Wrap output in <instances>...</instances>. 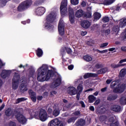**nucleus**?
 Returning <instances> with one entry per match:
<instances>
[{"mask_svg":"<svg viewBox=\"0 0 126 126\" xmlns=\"http://www.w3.org/2000/svg\"><path fill=\"white\" fill-rule=\"evenodd\" d=\"M75 116H79L80 115V112L79 111H76L74 113Z\"/></svg>","mask_w":126,"mask_h":126,"instance_id":"nucleus-57","label":"nucleus"},{"mask_svg":"<svg viewBox=\"0 0 126 126\" xmlns=\"http://www.w3.org/2000/svg\"><path fill=\"white\" fill-rule=\"evenodd\" d=\"M10 0H0V7H2L5 6L7 1H9Z\"/></svg>","mask_w":126,"mask_h":126,"instance_id":"nucleus-30","label":"nucleus"},{"mask_svg":"<svg viewBox=\"0 0 126 126\" xmlns=\"http://www.w3.org/2000/svg\"><path fill=\"white\" fill-rule=\"evenodd\" d=\"M15 117L18 122L21 123V124L24 125V124H26V123H27V119H26V118H25V117L21 113L17 112L15 114Z\"/></svg>","mask_w":126,"mask_h":126,"instance_id":"nucleus-7","label":"nucleus"},{"mask_svg":"<svg viewBox=\"0 0 126 126\" xmlns=\"http://www.w3.org/2000/svg\"><path fill=\"white\" fill-rule=\"evenodd\" d=\"M64 50L66 51L67 54H71V49H70L69 47L67 46L65 47L64 48L61 50V52L63 53V52H64Z\"/></svg>","mask_w":126,"mask_h":126,"instance_id":"nucleus-27","label":"nucleus"},{"mask_svg":"<svg viewBox=\"0 0 126 126\" xmlns=\"http://www.w3.org/2000/svg\"><path fill=\"white\" fill-rule=\"evenodd\" d=\"M126 59H123L120 61V63H126Z\"/></svg>","mask_w":126,"mask_h":126,"instance_id":"nucleus-63","label":"nucleus"},{"mask_svg":"<svg viewBox=\"0 0 126 126\" xmlns=\"http://www.w3.org/2000/svg\"><path fill=\"white\" fill-rule=\"evenodd\" d=\"M37 80L38 81L43 82L48 81L52 77L53 82L51 85V88H56L61 85L62 82V76L61 75L56 73L54 75L53 70L49 69L47 65L43 64L37 69Z\"/></svg>","mask_w":126,"mask_h":126,"instance_id":"nucleus-1","label":"nucleus"},{"mask_svg":"<svg viewBox=\"0 0 126 126\" xmlns=\"http://www.w3.org/2000/svg\"><path fill=\"white\" fill-rule=\"evenodd\" d=\"M80 103L81 104V106L83 108H85V104H84V102L81 101H80Z\"/></svg>","mask_w":126,"mask_h":126,"instance_id":"nucleus-51","label":"nucleus"},{"mask_svg":"<svg viewBox=\"0 0 126 126\" xmlns=\"http://www.w3.org/2000/svg\"><path fill=\"white\" fill-rule=\"evenodd\" d=\"M118 83H117V82L113 81L111 84V87L112 88V89H114L115 88V86H116V85H117Z\"/></svg>","mask_w":126,"mask_h":126,"instance_id":"nucleus-43","label":"nucleus"},{"mask_svg":"<svg viewBox=\"0 0 126 126\" xmlns=\"http://www.w3.org/2000/svg\"><path fill=\"white\" fill-rule=\"evenodd\" d=\"M115 99H117V96L112 95H109L107 98L108 101H112V100H115Z\"/></svg>","mask_w":126,"mask_h":126,"instance_id":"nucleus-36","label":"nucleus"},{"mask_svg":"<svg viewBox=\"0 0 126 126\" xmlns=\"http://www.w3.org/2000/svg\"><path fill=\"white\" fill-rule=\"evenodd\" d=\"M36 55L37 57H42V56H43V51L40 48L37 49V50L36 51Z\"/></svg>","mask_w":126,"mask_h":126,"instance_id":"nucleus-33","label":"nucleus"},{"mask_svg":"<svg viewBox=\"0 0 126 126\" xmlns=\"http://www.w3.org/2000/svg\"><path fill=\"white\" fill-rule=\"evenodd\" d=\"M4 107H5V105H4V104H2L1 105V106L0 107V111H2V109L4 108Z\"/></svg>","mask_w":126,"mask_h":126,"instance_id":"nucleus-55","label":"nucleus"},{"mask_svg":"<svg viewBox=\"0 0 126 126\" xmlns=\"http://www.w3.org/2000/svg\"><path fill=\"white\" fill-rule=\"evenodd\" d=\"M106 119H107V117L105 116H104L100 117L99 120L101 122H104V121H106Z\"/></svg>","mask_w":126,"mask_h":126,"instance_id":"nucleus-44","label":"nucleus"},{"mask_svg":"<svg viewBox=\"0 0 126 126\" xmlns=\"http://www.w3.org/2000/svg\"><path fill=\"white\" fill-rule=\"evenodd\" d=\"M85 125V120L83 119H80L76 123V126H84Z\"/></svg>","mask_w":126,"mask_h":126,"instance_id":"nucleus-23","label":"nucleus"},{"mask_svg":"<svg viewBox=\"0 0 126 126\" xmlns=\"http://www.w3.org/2000/svg\"><path fill=\"white\" fill-rule=\"evenodd\" d=\"M57 12L56 10H52L46 17V22L44 24V28L49 31L54 30V26L51 23H53L57 17Z\"/></svg>","mask_w":126,"mask_h":126,"instance_id":"nucleus-4","label":"nucleus"},{"mask_svg":"<svg viewBox=\"0 0 126 126\" xmlns=\"http://www.w3.org/2000/svg\"><path fill=\"white\" fill-rule=\"evenodd\" d=\"M115 50H116V48H114V47L109 49V52H114V51H115Z\"/></svg>","mask_w":126,"mask_h":126,"instance_id":"nucleus-61","label":"nucleus"},{"mask_svg":"<svg viewBox=\"0 0 126 126\" xmlns=\"http://www.w3.org/2000/svg\"><path fill=\"white\" fill-rule=\"evenodd\" d=\"M22 101H25V98L23 97L18 98L16 100V103L18 104V103H20V102H22Z\"/></svg>","mask_w":126,"mask_h":126,"instance_id":"nucleus-42","label":"nucleus"},{"mask_svg":"<svg viewBox=\"0 0 126 126\" xmlns=\"http://www.w3.org/2000/svg\"><path fill=\"white\" fill-rule=\"evenodd\" d=\"M30 117H29L28 119L31 120L32 118H35L37 120H40L41 122H45L48 120V114L46 110L43 109H41L40 111H37L31 109L29 111Z\"/></svg>","mask_w":126,"mask_h":126,"instance_id":"nucleus-3","label":"nucleus"},{"mask_svg":"<svg viewBox=\"0 0 126 126\" xmlns=\"http://www.w3.org/2000/svg\"><path fill=\"white\" fill-rule=\"evenodd\" d=\"M78 0H71V3L73 5H76L78 3H79Z\"/></svg>","mask_w":126,"mask_h":126,"instance_id":"nucleus-38","label":"nucleus"},{"mask_svg":"<svg viewBox=\"0 0 126 126\" xmlns=\"http://www.w3.org/2000/svg\"><path fill=\"white\" fill-rule=\"evenodd\" d=\"M112 67H113V68H117V67H119V66H120V65L119 64H112L111 65Z\"/></svg>","mask_w":126,"mask_h":126,"instance_id":"nucleus-48","label":"nucleus"},{"mask_svg":"<svg viewBox=\"0 0 126 126\" xmlns=\"http://www.w3.org/2000/svg\"><path fill=\"white\" fill-rule=\"evenodd\" d=\"M108 71V68H103L101 69L100 70H98V73H105Z\"/></svg>","mask_w":126,"mask_h":126,"instance_id":"nucleus-35","label":"nucleus"},{"mask_svg":"<svg viewBox=\"0 0 126 126\" xmlns=\"http://www.w3.org/2000/svg\"><path fill=\"white\" fill-rule=\"evenodd\" d=\"M68 11L69 21L72 24H73V23H74V14L73 13V9L72 8L69 7Z\"/></svg>","mask_w":126,"mask_h":126,"instance_id":"nucleus-13","label":"nucleus"},{"mask_svg":"<svg viewBox=\"0 0 126 126\" xmlns=\"http://www.w3.org/2000/svg\"><path fill=\"white\" fill-rule=\"evenodd\" d=\"M76 117H72L71 118H69L67 122L68 124H70V123H74V122L75 121V120H76Z\"/></svg>","mask_w":126,"mask_h":126,"instance_id":"nucleus-37","label":"nucleus"},{"mask_svg":"<svg viewBox=\"0 0 126 126\" xmlns=\"http://www.w3.org/2000/svg\"><path fill=\"white\" fill-rule=\"evenodd\" d=\"M97 52H98V53H99V54H106V53H108V50L105 49L102 51L97 50Z\"/></svg>","mask_w":126,"mask_h":126,"instance_id":"nucleus-40","label":"nucleus"},{"mask_svg":"<svg viewBox=\"0 0 126 126\" xmlns=\"http://www.w3.org/2000/svg\"><path fill=\"white\" fill-rule=\"evenodd\" d=\"M63 122L58 119H55L50 121L48 124V126H64Z\"/></svg>","mask_w":126,"mask_h":126,"instance_id":"nucleus-9","label":"nucleus"},{"mask_svg":"<svg viewBox=\"0 0 126 126\" xmlns=\"http://www.w3.org/2000/svg\"><path fill=\"white\" fill-rule=\"evenodd\" d=\"M26 23H30V20H28L27 21V22H26V21H22V24H24V25H25V24H26Z\"/></svg>","mask_w":126,"mask_h":126,"instance_id":"nucleus-50","label":"nucleus"},{"mask_svg":"<svg viewBox=\"0 0 126 126\" xmlns=\"http://www.w3.org/2000/svg\"><path fill=\"white\" fill-rule=\"evenodd\" d=\"M77 89L78 93H81L83 91V86L82 84L79 85L77 87Z\"/></svg>","mask_w":126,"mask_h":126,"instance_id":"nucleus-34","label":"nucleus"},{"mask_svg":"<svg viewBox=\"0 0 126 126\" xmlns=\"http://www.w3.org/2000/svg\"><path fill=\"white\" fill-rule=\"evenodd\" d=\"M8 126H16V124L14 122H10L8 124Z\"/></svg>","mask_w":126,"mask_h":126,"instance_id":"nucleus-47","label":"nucleus"},{"mask_svg":"<svg viewBox=\"0 0 126 126\" xmlns=\"http://www.w3.org/2000/svg\"><path fill=\"white\" fill-rule=\"evenodd\" d=\"M81 25L83 27V28L87 29V28H89V27H90L91 24L88 21H84L82 22Z\"/></svg>","mask_w":126,"mask_h":126,"instance_id":"nucleus-17","label":"nucleus"},{"mask_svg":"<svg viewBox=\"0 0 126 126\" xmlns=\"http://www.w3.org/2000/svg\"><path fill=\"white\" fill-rule=\"evenodd\" d=\"M67 0L62 1L60 6V10L62 16L66 15L67 14Z\"/></svg>","mask_w":126,"mask_h":126,"instance_id":"nucleus-6","label":"nucleus"},{"mask_svg":"<svg viewBox=\"0 0 126 126\" xmlns=\"http://www.w3.org/2000/svg\"><path fill=\"white\" fill-rule=\"evenodd\" d=\"M120 27H122V28H123V27H125V26H126V19H122L120 21Z\"/></svg>","mask_w":126,"mask_h":126,"instance_id":"nucleus-26","label":"nucleus"},{"mask_svg":"<svg viewBox=\"0 0 126 126\" xmlns=\"http://www.w3.org/2000/svg\"><path fill=\"white\" fill-rule=\"evenodd\" d=\"M29 93L31 96V98L33 102L36 101V94L32 90H30Z\"/></svg>","mask_w":126,"mask_h":126,"instance_id":"nucleus-18","label":"nucleus"},{"mask_svg":"<svg viewBox=\"0 0 126 126\" xmlns=\"http://www.w3.org/2000/svg\"><path fill=\"white\" fill-rule=\"evenodd\" d=\"M86 34H87V32H86L85 31L81 32L82 36H85V35H86Z\"/></svg>","mask_w":126,"mask_h":126,"instance_id":"nucleus-60","label":"nucleus"},{"mask_svg":"<svg viewBox=\"0 0 126 126\" xmlns=\"http://www.w3.org/2000/svg\"><path fill=\"white\" fill-rule=\"evenodd\" d=\"M19 75L17 73H15L13 76L12 80V89L14 90H16L17 88H18V85L19 82L21 84V92H25V91H27V82H26V80L25 79L19 80Z\"/></svg>","mask_w":126,"mask_h":126,"instance_id":"nucleus-2","label":"nucleus"},{"mask_svg":"<svg viewBox=\"0 0 126 126\" xmlns=\"http://www.w3.org/2000/svg\"><path fill=\"white\" fill-rule=\"evenodd\" d=\"M46 12V8L44 7L40 6L35 8V14L38 16L43 15Z\"/></svg>","mask_w":126,"mask_h":126,"instance_id":"nucleus-10","label":"nucleus"},{"mask_svg":"<svg viewBox=\"0 0 126 126\" xmlns=\"http://www.w3.org/2000/svg\"><path fill=\"white\" fill-rule=\"evenodd\" d=\"M44 0H36L34 3H35V5H38V4H41V3H42V2H44Z\"/></svg>","mask_w":126,"mask_h":126,"instance_id":"nucleus-39","label":"nucleus"},{"mask_svg":"<svg viewBox=\"0 0 126 126\" xmlns=\"http://www.w3.org/2000/svg\"><path fill=\"white\" fill-rule=\"evenodd\" d=\"M109 20H110V19H109V17H105L102 19V21L104 22V23L109 22Z\"/></svg>","mask_w":126,"mask_h":126,"instance_id":"nucleus-41","label":"nucleus"},{"mask_svg":"<svg viewBox=\"0 0 126 126\" xmlns=\"http://www.w3.org/2000/svg\"><path fill=\"white\" fill-rule=\"evenodd\" d=\"M108 43L107 42L101 44L100 45V48H105V47H107L108 46Z\"/></svg>","mask_w":126,"mask_h":126,"instance_id":"nucleus-45","label":"nucleus"},{"mask_svg":"<svg viewBox=\"0 0 126 126\" xmlns=\"http://www.w3.org/2000/svg\"><path fill=\"white\" fill-rule=\"evenodd\" d=\"M90 110L93 112V111H94L95 110V108H94V106H92L90 107Z\"/></svg>","mask_w":126,"mask_h":126,"instance_id":"nucleus-58","label":"nucleus"},{"mask_svg":"<svg viewBox=\"0 0 126 126\" xmlns=\"http://www.w3.org/2000/svg\"><path fill=\"white\" fill-rule=\"evenodd\" d=\"M37 100H38V101H41V100H42V99H43V96H38L37 97Z\"/></svg>","mask_w":126,"mask_h":126,"instance_id":"nucleus-62","label":"nucleus"},{"mask_svg":"<svg viewBox=\"0 0 126 126\" xmlns=\"http://www.w3.org/2000/svg\"><path fill=\"white\" fill-rule=\"evenodd\" d=\"M68 68L69 69V70H72V69H73V65H69L68 66Z\"/></svg>","mask_w":126,"mask_h":126,"instance_id":"nucleus-52","label":"nucleus"},{"mask_svg":"<svg viewBox=\"0 0 126 126\" xmlns=\"http://www.w3.org/2000/svg\"><path fill=\"white\" fill-rule=\"evenodd\" d=\"M92 15V14L91 13V12H89L87 14H86V17H87L88 18H90Z\"/></svg>","mask_w":126,"mask_h":126,"instance_id":"nucleus-46","label":"nucleus"},{"mask_svg":"<svg viewBox=\"0 0 126 126\" xmlns=\"http://www.w3.org/2000/svg\"><path fill=\"white\" fill-rule=\"evenodd\" d=\"M115 1V0H105L102 3L103 4L105 5H110V4H112L113 2Z\"/></svg>","mask_w":126,"mask_h":126,"instance_id":"nucleus-25","label":"nucleus"},{"mask_svg":"<svg viewBox=\"0 0 126 126\" xmlns=\"http://www.w3.org/2000/svg\"><path fill=\"white\" fill-rule=\"evenodd\" d=\"M83 59L86 62H90L92 61V57L89 55H85L83 57Z\"/></svg>","mask_w":126,"mask_h":126,"instance_id":"nucleus-32","label":"nucleus"},{"mask_svg":"<svg viewBox=\"0 0 126 126\" xmlns=\"http://www.w3.org/2000/svg\"><path fill=\"white\" fill-rule=\"evenodd\" d=\"M100 103V99H97L94 103V105H98Z\"/></svg>","mask_w":126,"mask_h":126,"instance_id":"nucleus-54","label":"nucleus"},{"mask_svg":"<svg viewBox=\"0 0 126 126\" xmlns=\"http://www.w3.org/2000/svg\"><path fill=\"white\" fill-rule=\"evenodd\" d=\"M32 0H27L21 2L18 7V11H22L29 8L32 5Z\"/></svg>","mask_w":126,"mask_h":126,"instance_id":"nucleus-5","label":"nucleus"},{"mask_svg":"<svg viewBox=\"0 0 126 126\" xmlns=\"http://www.w3.org/2000/svg\"><path fill=\"white\" fill-rule=\"evenodd\" d=\"M5 63H3L1 60H0V68H1L2 66L5 65Z\"/></svg>","mask_w":126,"mask_h":126,"instance_id":"nucleus-49","label":"nucleus"},{"mask_svg":"<svg viewBox=\"0 0 126 126\" xmlns=\"http://www.w3.org/2000/svg\"><path fill=\"white\" fill-rule=\"evenodd\" d=\"M13 71H15V69L13 70H3L0 73V76L2 78L4 79L6 77H8L10 75V73L13 72Z\"/></svg>","mask_w":126,"mask_h":126,"instance_id":"nucleus-11","label":"nucleus"},{"mask_svg":"<svg viewBox=\"0 0 126 126\" xmlns=\"http://www.w3.org/2000/svg\"><path fill=\"white\" fill-rule=\"evenodd\" d=\"M54 108L55 109L53 111V115L55 117H58L60 115V110H62V109L59 108V107L57 106V105H54Z\"/></svg>","mask_w":126,"mask_h":126,"instance_id":"nucleus-16","label":"nucleus"},{"mask_svg":"<svg viewBox=\"0 0 126 126\" xmlns=\"http://www.w3.org/2000/svg\"><path fill=\"white\" fill-rule=\"evenodd\" d=\"M94 90L93 89L90 88V89H88V90H85V91H84V93H86V92H90V91H93Z\"/></svg>","mask_w":126,"mask_h":126,"instance_id":"nucleus-53","label":"nucleus"},{"mask_svg":"<svg viewBox=\"0 0 126 126\" xmlns=\"http://www.w3.org/2000/svg\"><path fill=\"white\" fill-rule=\"evenodd\" d=\"M96 75H97L96 74H93L91 73H87L84 74V78L86 79L87 78H89V77H93L96 76Z\"/></svg>","mask_w":126,"mask_h":126,"instance_id":"nucleus-22","label":"nucleus"},{"mask_svg":"<svg viewBox=\"0 0 126 126\" xmlns=\"http://www.w3.org/2000/svg\"><path fill=\"white\" fill-rule=\"evenodd\" d=\"M126 75V69H122L120 71V73L119 74V78H123Z\"/></svg>","mask_w":126,"mask_h":126,"instance_id":"nucleus-28","label":"nucleus"},{"mask_svg":"<svg viewBox=\"0 0 126 126\" xmlns=\"http://www.w3.org/2000/svg\"><path fill=\"white\" fill-rule=\"evenodd\" d=\"M111 109L114 112H120L121 111V106L119 105H112L111 107Z\"/></svg>","mask_w":126,"mask_h":126,"instance_id":"nucleus-20","label":"nucleus"},{"mask_svg":"<svg viewBox=\"0 0 126 126\" xmlns=\"http://www.w3.org/2000/svg\"><path fill=\"white\" fill-rule=\"evenodd\" d=\"M105 124L106 125H110V126H118L119 123L115 121V118L111 117L109 120L105 121Z\"/></svg>","mask_w":126,"mask_h":126,"instance_id":"nucleus-12","label":"nucleus"},{"mask_svg":"<svg viewBox=\"0 0 126 126\" xmlns=\"http://www.w3.org/2000/svg\"><path fill=\"white\" fill-rule=\"evenodd\" d=\"M67 91L68 93V94H70V95H75L76 93H77V92L76 91V89L74 88V87L70 86L67 88Z\"/></svg>","mask_w":126,"mask_h":126,"instance_id":"nucleus-15","label":"nucleus"},{"mask_svg":"<svg viewBox=\"0 0 126 126\" xmlns=\"http://www.w3.org/2000/svg\"><path fill=\"white\" fill-rule=\"evenodd\" d=\"M120 102L122 105H126V95H124L121 97Z\"/></svg>","mask_w":126,"mask_h":126,"instance_id":"nucleus-29","label":"nucleus"},{"mask_svg":"<svg viewBox=\"0 0 126 126\" xmlns=\"http://www.w3.org/2000/svg\"><path fill=\"white\" fill-rule=\"evenodd\" d=\"M88 98L89 103H93L96 100V97L93 95H89Z\"/></svg>","mask_w":126,"mask_h":126,"instance_id":"nucleus-31","label":"nucleus"},{"mask_svg":"<svg viewBox=\"0 0 126 126\" xmlns=\"http://www.w3.org/2000/svg\"><path fill=\"white\" fill-rule=\"evenodd\" d=\"M112 81H113L112 80L108 79V80H106V83H107V84H110V83H111V82H112Z\"/></svg>","mask_w":126,"mask_h":126,"instance_id":"nucleus-59","label":"nucleus"},{"mask_svg":"<svg viewBox=\"0 0 126 126\" xmlns=\"http://www.w3.org/2000/svg\"><path fill=\"white\" fill-rule=\"evenodd\" d=\"M16 113L17 112L13 113L12 110H11V109L10 108H8L5 111V116H6L7 117H10V118H13V117H14V115L15 116Z\"/></svg>","mask_w":126,"mask_h":126,"instance_id":"nucleus-14","label":"nucleus"},{"mask_svg":"<svg viewBox=\"0 0 126 126\" xmlns=\"http://www.w3.org/2000/svg\"><path fill=\"white\" fill-rule=\"evenodd\" d=\"M64 25H65V24L63 22V20L61 19L58 25V30L60 35L64 34Z\"/></svg>","mask_w":126,"mask_h":126,"instance_id":"nucleus-8","label":"nucleus"},{"mask_svg":"<svg viewBox=\"0 0 126 126\" xmlns=\"http://www.w3.org/2000/svg\"><path fill=\"white\" fill-rule=\"evenodd\" d=\"M83 15V11L81 9H79L77 10L75 14V16L76 17H78V18H80L81 16Z\"/></svg>","mask_w":126,"mask_h":126,"instance_id":"nucleus-19","label":"nucleus"},{"mask_svg":"<svg viewBox=\"0 0 126 126\" xmlns=\"http://www.w3.org/2000/svg\"><path fill=\"white\" fill-rule=\"evenodd\" d=\"M94 21H97V20H99V19L101 18V14L97 12H95L94 14Z\"/></svg>","mask_w":126,"mask_h":126,"instance_id":"nucleus-21","label":"nucleus"},{"mask_svg":"<svg viewBox=\"0 0 126 126\" xmlns=\"http://www.w3.org/2000/svg\"><path fill=\"white\" fill-rule=\"evenodd\" d=\"M105 35H109L110 33V30H107L106 31H105Z\"/></svg>","mask_w":126,"mask_h":126,"instance_id":"nucleus-56","label":"nucleus"},{"mask_svg":"<svg viewBox=\"0 0 126 126\" xmlns=\"http://www.w3.org/2000/svg\"><path fill=\"white\" fill-rule=\"evenodd\" d=\"M79 83V80H77L74 82V85H77L78 83Z\"/></svg>","mask_w":126,"mask_h":126,"instance_id":"nucleus-64","label":"nucleus"},{"mask_svg":"<svg viewBox=\"0 0 126 126\" xmlns=\"http://www.w3.org/2000/svg\"><path fill=\"white\" fill-rule=\"evenodd\" d=\"M119 31H120V27L118 26H115L112 29V33L115 35H118Z\"/></svg>","mask_w":126,"mask_h":126,"instance_id":"nucleus-24","label":"nucleus"}]
</instances>
